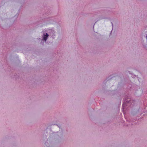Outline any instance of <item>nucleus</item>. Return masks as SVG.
<instances>
[{
  "label": "nucleus",
  "instance_id": "obj_1",
  "mask_svg": "<svg viewBox=\"0 0 147 147\" xmlns=\"http://www.w3.org/2000/svg\"><path fill=\"white\" fill-rule=\"evenodd\" d=\"M49 35L48 34L46 33V35H45L43 37V40L46 41L47 38L48 37Z\"/></svg>",
  "mask_w": 147,
  "mask_h": 147
}]
</instances>
